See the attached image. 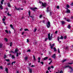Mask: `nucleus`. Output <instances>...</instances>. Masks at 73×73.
I'll list each match as a JSON object with an SVG mask.
<instances>
[{
    "mask_svg": "<svg viewBox=\"0 0 73 73\" xmlns=\"http://www.w3.org/2000/svg\"><path fill=\"white\" fill-rule=\"evenodd\" d=\"M50 35V33H49L48 34V38L49 40H51L52 39V38L53 37H52V36H53V34H52L51 35V36Z\"/></svg>",
    "mask_w": 73,
    "mask_h": 73,
    "instance_id": "f257e3e1",
    "label": "nucleus"
},
{
    "mask_svg": "<svg viewBox=\"0 0 73 73\" xmlns=\"http://www.w3.org/2000/svg\"><path fill=\"white\" fill-rule=\"evenodd\" d=\"M69 68L71 70V71H70V73H71V72H73V68H72V67H71V66H66L64 67V68Z\"/></svg>",
    "mask_w": 73,
    "mask_h": 73,
    "instance_id": "f03ea898",
    "label": "nucleus"
},
{
    "mask_svg": "<svg viewBox=\"0 0 73 73\" xmlns=\"http://www.w3.org/2000/svg\"><path fill=\"white\" fill-rule=\"evenodd\" d=\"M57 38L58 42L60 43L61 42V41H60L59 39H63V38H64V37H63V36H61L60 38H59V36H58Z\"/></svg>",
    "mask_w": 73,
    "mask_h": 73,
    "instance_id": "7ed1b4c3",
    "label": "nucleus"
},
{
    "mask_svg": "<svg viewBox=\"0 0 73 73\" xmlns=\"http://www.w3.org/2000/svg\"><path fill=\"white\" fill-rule=\"evenodd\" d=\"M47 25V27L48 28H49L50 27H51V26L50 25V22L48 21L47 22V23L46 24Z\"/></svg>",
    "mask_w": 73,
    "mask_h": 73,
    "instance_id": "20e7f679",
    "label": "nucleus"
},
{
    "mask_svg": "<svg viewBox=\"0 0 73 73\" xmlns=\"http://www.w3.org/2000/svg\"><path fill=\"white\" fill-rule=\"evenodd\" d=\"M30 9L32 10V11H36V9H37V8L35 7L30 8Z\"/></svg>",
    "mask_w": 73,
    "mask_h": 73,
    "instance_id": "39448f33",
    "label": "nucleus"
},
{
    "mask_svg": "<svg viewBox=\"0 0 73 73\" xmlns=\"http://www.w3.org/2000/svg\"><path fill=\"white\" fill-rule=\"evenodd\" d=\"M66 9H67V10L66 11V13H70V10L69 9L67 8H66Z\"/></svg>",
    "mask_w": 73,
    "mask_h": 73,
    "instance_id": "423d86ee",
    "label": "nucleus"
},
{
    "mask_svg": "<svg viewBox=\"0 0 73 73\" xmlns=\"http://www.w3.org/2000/svg\"><path fill=\"white\" fill-rule=\"evenodd\" d=\"M42 6L43 7H44V8H45L46 7V3H42Z\"/></svg>",
    "mask_w": 73,
    "mask_h": 73,
    "instance_id": "0eeeda50",
    "label": "nucleus"
},
{
    "mask_svg": "<svg viewBox=\"0 0 73 73\" xmlns=\"http://www.w3.org/2000/svg\"><path fill=\"white\" fill-rule=\"evenodd\" d=\"M7 6L9 7H11V5L10 4V3H8L7 4Z\"/></svg>",
    "mask_w": 73,
    "mask_h": 73,
    "instance_id": "6e6552de",
    "label": "nucleus"
},
{
    "mask_svg": "<svg viewBox=\"0 0 73 73\" xmlns=\"http://www.w3.org/2000/svg\"><path fill=\"white\" fill-rule=\"evenodd\" d=\"M52 57V58H53L54 59L55 58H56V54H54V55H53Z\"/></svg>",
    "mask_w": 73,
    "mask_h": 73,
    "instance_id": "1a4fd4ad",
    "label": "nucleus"
},
{
    "mask_svg": "<svg viewBox=\"0 0 73 73\" xmlns=\"http://www.w3.org/2000/svg\"><path fill=\"white\" fill-rule=\"evenodd\" d=\"M15 9L16 10H17V11L19 10H20V8H17V7H15Z\"/></svg>",
    "mask_w": 73,
    "mask_h": 73,
    "instance_id": "9d476101",
    "label": "nucleus"
},
{
    "mask_svg": "<svg viewBox=\"0 0 73 73\" xmlns=\"http://www.w3.org/2000/svg\"><path fill=\"white\" fill-rule=\"evenodd\" d=\"M29 15L30 16V17H32V16H31V11H30V10L29 11Z\"/></svg>",
    "mask_w": 73,
    "mask_h": 73,
    "instance_id": "9b49d317",
    "label": "nucleus"
},
{
    "mask_svg": "<svg viewBox=\"0 0 73 73\" xmlns=\"http://www.w3.org/2000/svg\"><path fill=\"white\" fill-rule=\"evenodd\" d=\"M4 1V0H1V3L2 5H3V4H4V3H3Z\"/></svg>",
    "mask_w": 73,
    "mask_h": 73,
    "instance_id": "f8f14e48",
    "label": "nucleus"
},
{
    "mask_svg": "<svg viewBox=\"0 0 73 73\" xmlns=\"http://www.w3.org/2000/svg\"><path fill=\"white\" fill-rule=\"evenodd\" d=\"M61 23L62 25H64V24H65V21H62Z\"/></svg>",
    "mask_w": 73,
    "mask_h": 73,
    "instance_id": "ddd939ff",
    "label": "nucleus"
},
{
    "mask_svg": "<svg viewBox=\"0 0 73 73\" xmlns=\"http://www.w3.org/2000/svg\"><path fill=\"white\" fill-rule=\"evenodd\" d=\"M11 58L12 59H14V58H15V55H12L11 56Z\"/></svg>",
    "mask_w": 73,
    "mask_h": 73,
    "instance_id": "4468645a",
    "label": "nucleus"
},
{
    "mask_svg": "<svg viewBox=\"0 0 73 73\" xmlns=\"http://www.w3.org/2000/svg\"><path fill=\"white\" fill-rule=\"evenodd\" d=\"M29 70L30 71V73H32V70L31 68L29 69Z\"/></svg>",
    "mask_w": 73,
    "mask_h": 73,
    "instance_id": "2eb2a0df",
    "label": "nucleus"
},
{
    "mask_svg": "<svg viewBox=\"0 0 73 73\" xmlns=\"http://www.w3.org/2000/svg\"><path fill=\"white\" fill-rule=\"evenodd\" d=\"M0 8L1 9H3V6L2 5H0Z\"/></svg>",
    "mask_w": 73,
    "mask_h": 73,
    "instance_id": "dca6fc26",
    "label": "nucleus"
},
{
    "mask_svg": "<svg viewBox=\"0 0 73 73\" xmlns=\"http://www.w3.org/2000/svg\"><path fill=\"white\" fill-rule=\"evenodd\" d=\"M10 27H11V28H12L13 29H14V28H13V26L12 25H10Z\"/></svg>",
    "mask_w": 73,
    "mask_h": 73,
    "instance_id": "f3484780",
    "label": "nucleus"
},
{
    "mask_svg": "<svg viewBox=\"0 0 73 73\" xmlns=\"http://www.w3.org/2000/svg\"><path fill=\"white\" fill-rule=\"evenodd\" d=\"M54 52H56L57 51V49H56V48L55 47L54 48Z\"/></svg>",
    "mask_w": 73,
    "mask_h": 73,
    "instance_id": "a211bd4d",
    "label": "nucleus"
},
{
    "mask_svg": "<svg viewBox=\"0 0 73 73\" xmlns=\"http://www.w3.org/2000/svg\"><path fill=\"white\" fill-rule=\"evenodd\" d=\"M33 58L34 61H36V57H35V56L34 55L33 56Z\"/></svg>",
    "mask_w": 73,
    "mask_h": 73,
    "instance_id": "6ab92c4d",
    "label": "nucleus"
},
{
    "mask_svg": "<svg viewBox=\"0 0 73 73\" xmlns=\"http://www.w3.org/2000/svg\"><path fill=\"white\" fill-rule=\"evenodd\" d=\"M48 58L47 57H45L44 58V60H47V59Z\"/></svg>",
    "mask_w": 73,
    "mask_h": 73,
    "instance_id": "aec40b11",
    "label": "nucleus"
},
{
    "mask_svg": "<svg viewBox=\"0 0 73 73\" xmlns=\"http://www.w3.org/2000/svg\"><path fill=\"white\" fill-rule=\"evenodd\" d=\"M5 71L7 72H8V68H5Z\"/></svg>",
    "mask_w": 73,
    "mask_h": 73,
    "instance_id": "412c9836",
    "label": "nucleus"
},
{
    "mask_svg": "<svg viewBox=\"0 0 73 73\" xmlns=\"http://www.w3.org/2000/svg\"><path fill=\"white\" fill-rule=\"evenodd\" d=\"M67 28H68V29H70V28H71V27H70V25H69L68 26H67Z\"/></svg>",
    "mask_w": 73,
    "mask_h": 73,
    "instance_id": "4be33fe9",
    "label": "nucleus"
},
{
    "mask_svg": "<svg viewBox=\"0 0 73 73\" xmlns=\"http://www.w3.org/2000/svg\"><path fill=\"white\" fill-rule=\"evenodd\" d=\"M18 51V50H17V49H16L15 52H14L15 53H17Z\"/></svg>",
    "mask_w": 73,
    "mask_h": 73,
    "instance_id": "5701e85b",
    "label": "nucleus"
},
{
    "mask_svg": "<svg viewBox=\"0 0 73 73\" xmlns=\"http://www.w3.org/2000/svg\"><path fill=\"white\" fill-rule=\"evenodd\" d=\"M46 12H49V7H47Z\"/></svg>",
    "mask_w": 73,
    "mask_h": 73,
    "instance_id": "b1692460",
    "label": "nucleus"
},
{
    "mask_svg": "<svg viewBox=\"0 0 73 73\" xmlns=\"http://www.w3.org/2000/svg\"><path fill=\"white\" fill-rule=\"evenodd\" d=\"M25 61H26V60H27L28 59V57L27 56H26L25 58Z\"/></svg>",
    "mask_w": 73,
    "mask_h": 73,
    "instance_id": "393cba45",
    "label": "nucleus"
},
{
    "mask_svg": "<svg viewBox=\"0 0 73 73\" xmlns=\"http://www.w3.org/2000/svg\"><path fill=\"white\" fill-rule=\"evenodd\" d=\"M9 53H15V52H13V51H9Z\"/></svg>",
    "mask_w": 73,
    "mask_h": 73,
    "instance_id": "a878e982",
    "label": "nucleus"
},
{
    "mask_svg": "<svg viewBox=\"0 0 73 73\" xmlns=\"http://www.w3.org/2000/svg\"><path fill=\"white\" fill-rule=\"evenodd\" d=\"M5 40L6 41V42H7V41H8V39L6 38H5Z\"/></svg>",
    "mask_w": 73,
    "mask_h": 73,
    "instance_id": "bb28decb",
    "label": "nucleus"
},
{
    "mask_svg": "<svg viewBox=\"0 0 73 73\" xmlns=\"http://www.w3.org/2000/svg\"><path fill=\"white\" fill-rule=\"evenodd\" d=\"M25 31H29V30H28V29H24Z\"/></svg>",
    "mask_w": 73,
    "mask_h": 73,
    "instance_id": "cd10ccee",
    "label": "nucleus"
},
{
    "mask_svg": "<svg viewBox=\"0 0 73 73\" xmlns=\"http://www.w3.org/2000/svg\"><path fill=\"white\" fill-rule=\"evenodd\" d=\"M66 38H67V36H64V39H66Z\"/></svg>",
    "mask_w": 73,
    "mask_h": 73,
    "instance_id": "c85d7f7f",
    "label": "nucleus"
},
{
    "mask_svg": "<svg viewBox=\"0 0 73 73\" xmlns=\"http://www.w3.org/2000/svg\"><path fill=\"white\" fill-rule=\"evenodd\" d=\"M50 46L51 49H52L53 48V46H52L51 45V44H50Z\"/></svg>",
    "mask_w": 73,
    "mask_h": 73,
    "instance_id": "c756f323",
    "label": "nucleus"
},
{
    "mask_svg": "<svg viewBox=\"0 0 73 73\" xmlns=\"http://www.w3.org/2000/svg\"><path fill=\"white\" fill-rule=\"evenodd\" d=\"M5 32H6V33H9V32H8V31L7 30H6L5 31Z\"/></svg>",
    "mask_w": 73,
    "mask_h": 73,
    "instance_id": "7c9ffc66",
    "label": "nucleus"
},
{
    "mask_svg": "<svg viewBox=\"0 0 73 73\" xmlns=\"http://www.w3.org/2000/svg\"><path fill=\"white\" fill-rule=\"evenodd\" d=\"M27 52H31V50L30 49H29L28 50H27Z\"/></svg>",
    "mask_w": 73,
    "mask_h": 73,
    "instance_id": "2f4dec72",
    "label": "nucleus"
},
{
    "mask_svg": "<svg viewBox=\"0 0 73 73\" xmlns=\"http://www.w3.org/2000/svg\"><path fill=\"white\" fill-rule=\"evenodd\" d=\"M10 46H12V42H11L10 43Z\"/></svg>",
    "mask_w": 73,
    "mask_h": 73,
    "instance_id": "473e14b6",
    "label": "nucleus"
},
{
    "mask_svg": "<svg viewBox=\"0 0 73 73\" xmlns=\"http://www.w3.org/2000/svg\"><path fill=\"white\" fill-rule=\"evenodd\" d=\"M58 51L59 53H60V49H59V48H58Z\"/></svg>",
    "mask_w": 73,
    "mask_h": 73,
    "instance_id": "72a5a7b5",
    "label": "nucleus"
},
{
    "mask_svg": "<svg viewBox=\"0 0 73 73\" xmlns=\"http://www.w3.org/2000/svg\"><path fill=\"white\" fill-rule=\"evenodd\" d=\"M36 31H37V29L36 28L35 29L34 31V32H36Z\"/></svg>",
    "mask_w": 73,
    "mask_h": 73,
    "instance_id": "f704fd0d",
    "label": "nucleus"
},
{
    "mask_svg": "<svg viewBox=\"0 0 73 73\" xmlns=\"http://www.w3.org/2000/svg\"><path fill=\"white\" fill-rule=\"evenodd\" d=\"M66 7L67 8H69L70 7V6H69L68 5H67L66 6Z\"/></svg>",
    "mask_w": 73,
    "mask_h": 73,
    "instance_id": "c9c22d12",
    "label": "nucleus"
},
{
    "mask_svg": "<svg viewBox=\"0 0 73 73\" xmlns=\"http://www.w3.org/2000/svg\"><path fill=\"white\" fill-rule=\"evenodd\" d=\"M7 14L8 16H11V15L9 14V13H8Z\"/></svg>",
    "mask_w": 73,
    "mask_h": 73,
    "instance_id": "e433bc0d",
    "label": "nucleus"
},
{
    "mask_svg": "<svg viewBox=\"0 0 73 73\" xmlns=\"http://www.w3.org/2000/svg\"><path fill=\"white\" fill-rule=\"evenodd\" d=\"M40 62V64H42V65H44V62Z\"/></svg>",
    "mask_w": 73,
    "mask_h": 73,
    "instance_id": "4c0bfd02",
    "label": "nucleus"
},
{
    "mask_svg": "<svg viewBox=\"0 0 73 73\" xmlns=\"http://www.w3.org/2000/svg\"><path fill=\"white\" fill-rule=\"evenodd\" d=\"M66 61V59L63 60H62V62H65V61Z\"/></svg>",
    "mask_w": 73,
    "mask_h": 73,
    "instance_id": "58836bf2",
    "label": "nucleus"
},
{
    "mask_svg": "<svg viewBox=\"0 0 73 73\" xmlns=\"http://www.w3.org/2000/svg\"><path fill=\"white\" fill-rule=\"evenodd\" d=\"M48 38H46L45 39L44 41H47V40H48Z\"/></svg>",
    "mask_w": 73,
    "mask_h": 73,
    "instance_id": "ea45409f",
    "label": "nucleus"
},
{
    "mask_svg": "<svg viewBox=\"0 0 73 73\" xmlns=\"http://www.w3.org/2000/svg\"><path fill=\"white\" fill-rule=\"evenodd\" d=\"M5 60L6 61H7V62H9V59H5Z\"/></svg>",
    "mask_w": 73,
    "mask_h": 73,
    "instance_id": "a19ab883",
    "label": "nucleus"
},
{
    "mask_svg": "<svg viewBox=\"0 0 73 73\" xmlns=\"http://www.w3.org/2000/svg\"><path fill=\"white\" fill-rule=\"evenodd\" d=\"M15 63H16V61L12 62V63H11V64L13 65V64H15Z\"/></svg>",
    "mask_w": 73,
    "mask_h": 73,
    "instance_id": "79ce46f5",
    "label": "nucleus"
},
{
    "mask_svg": "<svg viewBox=\"0 0 73 73\" xmlns=\"http://www.w3.org/2000/svg\"><path fill=\"white\" fill-rule=\"evenodd\" d=\"M33 44H35V45H36V44H37V42H34Z\"/></svg>",
    "mask_w": 73,
    "mask_h": 73,
    "instance_id": "37998d69",
    "label": "nucleus"
},
{
    "mask_svg": "<svg viewBox=\"0 0 73 73\" xmlns=\"http://www.w3.org/2000/svg\"><path fill=\"white\" fill-rule=\"evenodd\" d=\"M17 57H18L19 56V53L18 52H17Z\"/></svg>",
    "mask_w": 73,
    "mask_h": 73,
    "instance_id": "c03bdc74",
    "label": "nucleus"
},
{
    "mask_svg": "<svg viewBox=\"0 0 73 73\" xmlns=\"http://www.w3.org/2000/svg\"><path fill=\"white\" fill-rule=\"evenodd\" d=\"M52 60H51L50 62L48 64L49 65H50V64L52 63Z\"/></svg>",
    "mask_w": 73,
    "mask_h": 73,
    "instance_id": "a18cd8bd",
    "label": "nucleus"
},
{
    "mask_svg": "<svg viewBox=\"0 0 73 73\" xmlns=\"http://www.w3.org/2000/svg\"><path fill=\"white\" fill-rule=\"evenodd\" d=\"M59 73H63V71H62V70H61L60 72H59Z\"/></svg>",
    "mask_w": 73,
    "mask_h": 73,
    "instance_id": "49530a36",
    "label": "nucleus"
},
{
    "mask_svg": "<svg viewBox=\"0 0 73 73\" xmlns=\"http://www.w3.org/2000/svg\"><path fill=\"white\" fill-rule=\"evenodd\" d=\"M51 69V68L50 67H48V70H50V69Z\"/></svg>",
    "mask_w": 73,
    "mask_h": 73,
    "instance_id": "de8ad7c7",
    "label": "nucleus"
},
{
    "mask_svg": "<svg viewBox=\"0 0 73 73\" xmlns=\"http://www.w3.org/2000/svg\"><path fill=\"white\" fill-rule=\"evenodd\" d=\"M52 12H50V16H52Z\"/></svg>",
    "mask_w": 73,
    "mask_h": 73,
    "instance_id": "09e8293b",
    "label": "nucleus"
},
{
    "mask_svg": "<svg viewBox=\"0 0 73 73\" xmlns=\"http://www.w3.org/2000/svg\"><path fill=\"white\" fill-rule=\"evenodd\" d=\"M2 48V44H0V48Z\"/></svg>",
    "mask_w": 73,
    "mask_h": 73,
    "instance_id": "8fccbe9b",
    "label": "nucleus"
},
{
    "mask_svg": "<svg viewBox=\"0 0 73 73\" xmlns=\"http://www.w3.org/2000/svg\"><path fill=\"white\" fill-rule=\"evenodd\" d=\"M7 57V55H5L4 56V58H5Z\"/></svg>",
    "mask_w": 73,
    "mask_h": 73,
    "instance_id": "3c124183",
    "label": "nucleus"
},
{
    "mask_svg": "<svg viewBox=\"0 0 73 73\" xmlns=\"http://www.w3.org/2000/svg\"><path fill=\"white\" fill-rule=\"evenodd\" d=\"M0 68L1 69H3V67H2V66H1L0 67Z\"/></svg>",
    "mask_w": 73,
    "mask_h": 73,
    "instance_id": "603ef678",
    "label": "nucleus"
},
{
    "mask_svg": "<svg viewBox=\"0 0 73 73\" xmlns=\"http://www.w3.org/2000/svg\"><path fill=\"white\" fill-rule=\"evenodd\" d=\"M57 9H59V6H57Z\"/></svg>",
    "mask_w": 73,
    "mask_h": 73,
    "instance_id": "864d4df0",
    "label": "nucleus"
},
{
    "mask_svg": "<svg viewBox=\"0 0 73 73\" xmlns=\"http://www.w3.org/2000/svg\"><path fill=\"white\" fill-rule=\"evenodd\" d=\"M58 33V31H55V34H57Z\"/></svg>",
    "mask_w": 73,
    "mask_h": 73,
    "instance_id": "5fc2aeb1",
    "label": "nucleus"
},
{
    "mask_svg": "<svg viewBox=\"0 0 73 73\" xmlns=\"http://www.w3.org/2000/svg\"><path fill=\"white\" fill-rule=\"evenodd\" d=\"M71 6H73V2L70 4Z\"/></svg>",
    "mask_w": 73,
    "mask_h": 73,
    "instance_id": "6e6d98bb",
    "label": "nucleus"
},
{
    "mask_svg": "<svg viewBox=\"0 0 73 73\" xmlns=\"http://www.w3.org/2000/svg\"><path fill=\"white\" fill-rule=\"evenodd\" d=\"M66 21H68V22H69V21H70V20L69 19L66 20Z\"/></svg>",
    "mask_w": 73,
    "mask_h": 73,
    "instance_id": "4d7b16f0",
    "label": "nucleus"
},
{
    "mask_svg": "<svg viewBox=\"0 0 73 73\" xmlns=\"http://www.w3.org/2000/svg\"><path fill=\"white\" fill-rule=\"evenodd\" d=\"M42 17V15H40V18H41V17Z\"/></svg>",
    "mask_w": 73,
    "mask_h": 73,
    "instance_id": "13d9d810",
    "label": "nucleus"
},
{
    "mask_svg": "<svg viewBox=\"0 0 73 73\" xmlns=\"http://www.w3.org/2000/svg\"><path fill=\"white\" fill-rule=\"evenodd\" d=\"M51 67L52 69H53V68H54V67L53 66H51Z\"/></svg>",
    "mask_w": 73,
    "mask_h": 73,
    "instance_id": "bf43d9fd",
    "label": "nucleus"
},
{
    "mask_svg": "<svg viewBox=\"0 0 73 73\" xmlns=\"http://www.w3.org/2000/svg\"><path fill=\"white\" fill-rule=\"evenodd\" d=\"M66 49H68V46H66Z\"/></svg>",
    "mask_w": 73,
    "mask_h": 73,
    "instance_id": "052dcab7",
    "label": "nucleus"
},
{
    "mask_svg": "<svg viewBox=\"0 0 73 73\" xmlns=\"http://www.w3.org/2000/svg\"><path fill=\"white\" fill-rule=\"evenodd\" d=\"M11 64V63H8L7 64V65H10Z\"/></svg>",
    "mask_w": 73,
    "mask_h": 73,
    "instance_id": "680f3d73",
    "label": "nucleus"
},
{
    "mask_svg": "<svg viewBox=\"0 0 73 73\" xmlns=\"http://www.w3.org/2000/svg\"><path fill=\"white\" fill-rule=\"evenodd\" d=\"M35 66H34L33 65H32L31 66V67H35Z\"/></svg>",
    "mask_w": 73,
    "mask_h": 73,
    "instance_id": "e2e57ef3",
    "label": "nucleus"
},
{
    "mask_svg": "<svg viewBox=\"0 0 73 73\" xmlns=\"http://www.w3.org/2000/svg\"><path fill=\"white\" fill-rule=\"evenodd\" d=\"M38 60H40L41 58H40V57H38Z\"/></svg>",
    "mask_w": 73,
    "mask_h": 73,
    "instance_id": "0e129e2a",
    "label": "nucleus"
},
{
    "mask_svg": "<svg viewBox=\"0 0 73 73\" xmlns=\"http://www.w3.org/2000/svg\"><path fill=\"white\" fill-rule=\"evenodd\" d=\"M29 39H27V42H29Z\"/></svg>",
    "mask_w": 73,
    "mask_h": 73,
    "instance_id": "69168bd1",
    "label": "nucleus"
},
{
    "mask_svg": "<svg viewBox=\"0 0 73 73\" xmlns=\"http://www.w3.org/2000/svg\"><path fill=\"white\" fill-rule=\"evenodd\" d=\"M52 46H54V43H53L52 44Z\"/></svg>",
    "mask_w": 73,
    "mask_h": 73,
    "instance_id": "338daca9",
    "label": "nucleus"
},
{
    "mask_svg": "<svg viewBox=\"0 0 73 73\" xmlns=\"http://www.w3.org/2000/svg\"><path fill=\"white\" fill-rule=\"evenodd\" d=\"M71 19H73V17L72 16L71 17Z\"/></svg>",
    "mask_w": 73,
    "mask_h": 73,
    "instance_id": "774afa93",
    "label": "nucleus"
}]
</instances>
